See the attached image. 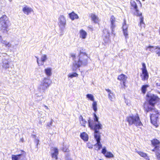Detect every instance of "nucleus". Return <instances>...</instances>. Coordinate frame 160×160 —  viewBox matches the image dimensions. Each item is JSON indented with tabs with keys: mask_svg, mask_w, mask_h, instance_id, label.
I'll return each instance as SVG.
<instances>
[{
	"mask_svg": "<svg viewBox=\"0 0 160 160\" xmlns=\"http://www.w3.org/2000/svg\"><path fill=\"white\" fill-rule=\"evenodd\" d=\"M62 150L63 152H68L69 151L68 147H67L66 146H65L62 147Z\"/></svg>",
	"mask_w": 160,
	"mask_h": 160,
	"instance_id": "nucleus-40",
	"label": "nucleus"
},
{
	"mask_svg": "<svg viewBox=\"0 0 160 160\" xmlns=\"http://www.w3.org/2000/svg\"><path fill=\"white\" fill-rule=\"evenodd\" d=\"M23 13L27 15H28L32 12H33V9L31 8L28 7L27 6H25L22 9Z\"/></svg>",
	"mask_w": 160,
	"mask_h": 160,
	"instance_id": "nucleus-14",
	"label": "nucleus"
},
{
	"mask_svg": "<svg viewBox=\"0 0 160 160\" xmlns=\"http://www.w3.org/2000/svg\"><path fill=\"white\" fill-rule=\"evenodd\" d=\"M128 28H126L125 27V28H122L123 32V34L125 37L126 38H128Z\"/></svg>",
	"mask_w": 160,
	"mask_h": 160,
	"instance_id": "nucleus-31",
	"label": "nucleus"
},
{
	"mask_svg": "<svg viewBox=\"0 0 160 160\" xmlns=\"http://www.w3.org/2000/svg\"><path fill=\"white\" fill-rule=\"evenodd\" d=\"M97 102L94 101L92 103V107L95 112L97 111Z\"/></svg>",
	"mask_w": 160,
	"mask_h": 160,
	"instance_id": "nucleus-33",
	"label": "nucleus"
},
{
	"mask_svg": "<svg viewBox=\"0 0 160 160\" xmlns=\"http://www.w3.org/2000/svg\"><path fill=\"white\" fill-rule=\"evenodd\" d=\"M130 5L131 9H134L135 10V11L132 13L133 15L136 16H140L142 15V13L139 12L138 6L134 1L131 0L130 2Z\"/></svg>",
	"mask_w": 160,
	"mask_h": 160,
	"instance_id": "nucleus-8",
	"label": "nucleus"
},
{
	"mask_svg": "<svg viewBox=\"0 0 160 160\" xmlns=\"http://www.w3.org/2000/svg\"><path fill=\"white\" fill-rule=\"evenodd\" d=\"M111 24V28L112 29V30H113L115 28V23H113V24Z\"/></svg>",
	"mask_w": 160,
	"mask_h": 160,
	"instance_id": "nucleus-44",
	"label": "nucleus"
},
{
	"mask_svg": "<svg viewBox=\"0 0 160 160\" xmlns=\"http://www.w3.org/2000/svg\"><path fill=\"white\" fill-rule=\"evenodd\" d=\"M9 22L8 18L5 15H2L0 18V25L1 29L3 30V32H8L9 29L8 23Z\"/></svg>",
	"mask_w": 160,
	"mask_h": 160,
	"instance_id": "nucleus-5",
	"label": "nucleus"
},
{
	"mask_svg": "<svg viewBox=\"0 0 160 160\" xmlns=\"http://www.w3.org/2000/svg\"><path fill=\"white\" fill-rule=\"evenodd\" d=\"M89 148H92V147H89Z\"/></svg>",
	"mask_w": 160,
	"mask_h": 160,
	"instance_id": "nucleus-50",
	"label": "nucleus"
},
{
	"mask_svg": "<svg viewBox=\"0 0 160 160\" xmlns=\"http://www.w3.org/2000/svg\"><path fill=\"white\" fill-rule=\"evenodd\" d=\"M101 152L103 154L105 155L107 153L105 147H104L102 149Z\"/></svg>",
	"mask_w": 160,
	"mask_h": 160,
	"instance_id": "nucleus-42",
	"label": "nucleus"
},
{
	"mask_svg": "<svg viewBox=\"0 0 160 160\" xmlns=\"http://www.w3.org/2000/svg\"><path fill=\"white\" fill-rule=\"evenodd\" d=\"M125 27L126 28H128V25L127 24L126 20L124 19L123 20V22L122 25V28H125Z\"/></svg>",
	"mask_w": 160,
	"mask_h": 160,
	"instance_id": "nucleus-37",
	"label": "nucleus"
},
{
	"mask_svg": "<svg viewBox=\"0 0 160 160\" xmlns=\"http://www.w3.org/2000/svg\"><path fill=\"white\" fill-rule=\"evenodd\" d=\"M79 119L81 125L85 127L86 126V124L87 123V121L83 118L82 116L81 115L79 116Z\"/></svg>",
	"mask_w": 160,
	"mask_h": 160,
	"instance_id": "nucleus-20",
	"label": "nucleus"
},
{
	"mask_svg": "<svg viewBox=\"0 0 160 160\" xmlns=\"http://www.w3.org/2000/svg\"><path fill=\"white\" fill-rule=\"evenodd\" d=\"M142 1H145V0H142Z\"/></svg>",
	"mask_w": 160,
	"mask_h": 160,
	"instance_id": "nucleus-53",
	"label": "nucleus"
},
{
	"mask_svg": "<svg viewBox=\"0 0 160 160\" xmlns=\"http://www.w3.org/2000/svg\"><path fill=\"white\" fill-rule=\"evenodd\" d=\"M66 159H67V160H71V159L70 158H67Z\"/></svg>",
	"mask_w": 160,
	"mask_h": 160,
	"instance_id": "nucleus-47",
	"label": "nucleus"
},
{
	"mask_svg": "<svg viewBox=\"0 0 160 160\" xmlns=\"http://www.w3.org/2000/svg\"><path fill=\"white\" fill-rule=\"evenodd\" d=\"M45 72L46 74L48 76H50L52 74L51 69L50 68L45 69Z\"/></svg>",
	"mask_w": 160,
	"mask_h": 160,
	"instance_id": "nucleus-27",
	"label": "nucleus"
},
{
	"mask_svg": "<svg viewBox=\"0 0 160 160\" xmlns=\"http://www.w3.org/2000/svg\"><path fill=\"white\" fill-rule=\"evenodd\" d=\"M93 116L94 117V118H93V119H94V120L95 122H97L98 123H96L95 122H94L92 120H91L90 119H89L88 120H88H91L92 122H94L96 124H97L98 123H100V122H98V119H99V118L97 116V115H96V114H95V113H93Z\"/></svg>",
	"mask_w": 160,
	"mask_h": 160,
	"instance_id": "nucleus-25",
	"label": "nucleus"
},
{
	"mask_svg": "<svg viewBox=\"0 0 160 160\" xmlns=\"http://www.w3.org/2000/svg\"><path fill=\"white\" fill-rule=\"evenodd\" d=\"M37 59V62L38 66H40L41 65H43L44 62L47 59V55L46 54H43L42 55L41 58V60H39L38 58L36 57Z\"/></svg>",
	"mask_w": 160,
	"mask_h": 160,
	"instance_id": "nucleus-12",
	"label": "nucleus"
},
{
	"mask_svg": "<svg viewBox=\"0 0 160 160\" xmlns=\"http://www.w3.org/2000/svg\"><path fill=\"white\" fill-rule=\"evenodd\" d=\"M69 15L70 18L72 20H73L75 19H78V15L73 12H72L71 13H69Z\"/></svg>",
	"mask_w": 160,
	"mask_h": 160,
	"instance_id": "nucleus-19",
	"label": "nucleus"
},
{
	"mask_svg": "<svg viewBox=\"0 0 160 160\" xmlns=\"http://www.w3.org/2000/svg\"><path fill=\"white\" fill-rule=\"evenodd\" d=\"M104 156L106 157L109 158L114 157L113 154L111 152H107Z\"/></svg>",
	"mask_w": 160,
	"mask_h": 160,
	"instance_id": "nucleus-32",
	"label": "nucleus"
},
{
	"mask_svg": "<svg viewBox=\"0 0 160 160\" xmlns=\"http://www.w3.org/2000/svg\"><path fill=\"white\" fill-rule=\"evenodd\" d=\"M99 160H102L101 159H100Z\"/></svg>",
	"mask_w": 160,
	"mask_h": 160,
	"instance_id": "nucleus-51",
	"label": "nucleus"
},
{
	"mask_svg": "<svg viewBox=\"0 0 160 160\" xmlns=\"http://www.w3.org/2000/svg\"><path fill=\"white\" fill-rule=\"evenodd\" d=\"M52 83L51 81L49 79L44 78L42 81V82L40 85L41 87V88L45 91L49 87Z\"/></svg>",
	"mask_w": 160,
	"mask_h": 160,
	"instance_id": "nucleus-9",
	"label": "nucleus"
},
{
	"mask_svg": "<svg viewBox=\"0 0 160 160\" xmlns=\"http://www.w3.org/2000/svg\"><path fill=\"white\" fill-rule=\"evenodd\" d=\"M151 142L152 146L154 147L160 145V142L159 140L156 138L152 139L151 141Z\"/></svg>",
	"mask_w": 160,
	"mask_h": 160,
	"instance_id": "nucleus-18",
	"label": "nucleus"
},
{
	"mask_svg": "<svg viewBox=\"0 0 160 160\" xmlns=\"http://www.w3.org/2000/svg\"><path fill=\"white\" fill-rule=\"evenodd\" d=\"M146 96L148 98V101L149 105L152 107H151L148 106L147 103H144L143 107L145 108L144 111L146 112H148L155 109L154 108L155 105L159 101V98L157 96L154 94H152L150 96L147 94Z\"/></svg>",
	"mask_w": 160,
	"mask_h": 160,
	"instance_id": "nucleus-2",
	"label": "nucleus"
},
{
	"mask_svg": "<svg viewBox=\"0 0 160 160\" xmlns=\"http://www.w3.org/2000/svg\"><path fill=\"white\" fill-rule=\"evenodd\" d=\"M78 74L76 72H74L72 74H70L69 77L72 78L73 77H78Z\"/></svg>",
	"mask_w": 160,
	"mask_h": 160,
	"instance_id": "nucleus-39",
	"label": "nucleus"
},
{
	"mask_svg": "<svg viewBox=\"0 0 160 160\" xmlns=\"http://www.w3.org/2000/svg\"><path fill=\"white\" fill-rule=\"evenodd\" d=\"M80 137L84 141L86 142L88 140V136L85 132H83L81 133Z\"/></svg>",
	"mask_w": 160,
	"mask_h": 160,
	"instance_id": "nucleus-17",
	"label": "nucleus"
},
{
	"mask_svg": "<svg viewBox=\"0 0 160 160\" xmlns=\"http://www.w3.org/2000/svg\"><path fill=\"white\" fill-rule=\"evenodd\" d=\"M152 151L154 152L158 160H160V145L154 147Z\"/></svg>",
	"mask_w": 160,
	"mask_h": 160,
	"instance_id": "nucleus-13",
	"label": "nucleus"
},
{
	"mask_svg": "<svg viewBox=\"0 0 160 160\" xmlns=\"http://www.w3.org/2000/svg\"><path fill=\"white\" fill-rule=\"evenodd\" d=\"M1 42L6 47L9 48L11 47V44L9 42H7L6 40H2V41H1Z\"/></svg>",
	"mask_w": 160,
	"mask_h": 160,
	"instance_id": "nucleus-30",
	"label": "nucleus"
},
{
	"mask_svg": "<svg viewBox=\"0 0 160 160\" xmlns=\"http://www.w3.org/2000/svg\"><path fill=\"white\" fill-rule=\"evenodd\" d=\"M127 78V76L123 74H121L118 76L117 79L122 82V85L121 86L122 88H125L127 87L126 85V82Z\"/></svg>",
	"mask_w": 160,
	"mask_h": 160,
	"instance_id": "nucleus-10",
	"label": "nucleus"
},
{
	"mask_svg": "<svg viewBox=\"0 0 160 160\" xmlns=\"http://www.w3.org/2000/svg\"><path fill=\"white\" fill-rule=\"evenodd\" d=\"M88 126L91 130L94 131V136L96 140L97 143L94 144L98 151L102 148V145L100 142V133L99 132L100 129L102 128V125L101 123H98L97 124L92 122L91 120H88Z\"/></svg>",
	"mask_w": 160,
	"mask_h": 160,
	"instance_id": "nucleus-1",
	"label": "nucleus"
},
{
	"mask_svg": "<svg viewBox=\"0 0 160 160\" xmlns=\"http://www.w3.org/2000/svg\"><path fill=\"white\" fill-rule=\"evenodd\" d=\"M114 97V95L113 93L110 92V93H109L108 98L111 101L113 100Z\"/></svg>",
	"mask_w": 160,
	"mask_h": 160,
	"instance_id": "nucleus-36",
	"label": "nucleus"
},
{
	"mask_svg": "<svg viewBox=\"0 0 160 160\" xmlns=\"http://www.w3.org/2000/svg\"><path fill=\"white\" fill-rule=\"evenodd\" d=\"M22 156V154H19L17 155H12V160H18L20 159Z\"/></svg>",
	"mask_w": 160,
	"mask_h": 160,
	"instance_id": "nucleus-24",
	"label": "nucleus"
},
{
	"mask_svg": "<svg viewBox=\"0 0 160 160\" xmlns=\"http://www.w3.org/2000/svg\"><path fill=\"white\" fill-rule=\"evenodd\" d=\"M79 57L78 60L73 63V66L76 68H78L82 65H86L88 63L87 54L85 52H80Z\"/></svg>",
	"mask_w": 160,
	"mask_h": 160,
	"instance_id": "nucleus-4",
	"label": "nucleus"
},
{
	"mask_svg": "<svg viewBox=\"0 0 160 160\" xmlns=\"http://www.w3.org/2000/svg\"><path fill=\"white\" fill-rule=\"evenodd\" d=\"M45 107L46 108H48V107H47V106H45Z\"/></svg>",
	"mask_w": 160,
	"mask_h": 160,
	"instance_id": "nucleus-48",
	"label": "nucleus"
},
{
	"mask_svg": "<svg viewBox=\"0 0 160 160\" xmlns=\"http://www.w3.org/2000/svg\"><path fill=\"white\" fill-rule=\"evenodd\" d=\"M52 122V121H51V122H50V125H51Z\"/></svg>",
	"mask_w": 160,
	"mask_h": 160,
	"instance_id": "nucleus-49",
	"label": "nucleus"
},
{
	"mask_svg": "<svg viewBox=\"0 0 160 160\" xmlns=\"http://www.w3.org/2000/svg\"><path fill=\"white\" fill-rule=\"evenodd\" d=\"M66 23V20L64 16L61 15L59 18L58 25L61 28L65 27Z\"/></svg>",
	"mask_w": 160,
	"mask_h": 160,
	"instance_id": "nucleus-11",
	"label": "nucleus"
},
{
	"mask_svg": "<svg viewBox=\"0 0 160 160\" xmlns=\"http://www.w3.org/2000/svg\"><path fill=\"white\" fill-rule=\"evenodd\" d=\"M136 152L142 157L143 158H146L147 157V154L142 152L137 151Z\"/></svg>",
	"mask_w": 160,
	"mask_h": 160,
	"instance_id": "nucleus-29",
	"label": "nucleus"
},
{
	"mask_svg": "<svg viewBox=\"0 0 160 160\" xmlns=\"http://www.w3.org/2000/svg\"><path fill=\"white\" fill-rule=\"evenodd\" d=\"M149 87V85L148 84L142 85L141 88V91L142 93L144 94L147 91V88Z\"/></svg>",
	"mask_w": 160,
	"mask_h": 160,
	"instance_id": "nucleus-21",
	"label": "nucleus"
},
{
	"mask_svg": "<svg viewBox=\"0 0 160 160\" xmlns=\"http://www.w3.org/2000/svg\"><path fill=\"white\" fill-rule=\"evenodd\" d=\"M156 86L157 88L158 89H160V83L157 82L156 83Z\"/></svg>",
	"mask_w": 160,
	"mask_h": 160,
	"instance_id": "nucleus-43",
	"label": "nucleus"
},
{
	"mask_svg": "<svg viewBox=\"0 0 160 160\" xmlns=\"http://www.w3.org/2000/svg\"><path fill=\"white\" fill-rule=\"evenodd\" d=\"M2 67L3 68L6 69L9 67V62L8 61L3 62Z\"/></svg>",
	"mask_w": 160,
	"mask_h": 160,
	"instance_id": "nucleus-28",
	"label": "nucleus"
},
{
	"mask_svg": "<svg viewBox=\"0 0 160 160\" xmlns=\"http://www.w3.org/2000/svg\"><path fill=\"white\" fill-rule=\"evenodd\" d=\"M139 0H136V1H139Z\"/></svg>",
	"mask_w": 160,
	"mask_h": 160,
	"instance_id": "nucleus-52",
	"label": "nucleus"
},
{
	"mask_svg": "<svg viewBox=\"0 0 160 160\" xmlns=\"http://www.w3.org/2000/svg\"><path fill=\"white\" fill-rule=\"evenodd\" d=\"M106 90L109 93H110V92H111V91L109 89H106Z\"/></svg>",
	"mask_w": 160,
	"mask_h": 160,
	"instance_id": "nucleus-45",
	"label": "nucleus"
},
{
	"mask_svg": "<svg viewBox=\"0 0 160 160\" xmlns=\"http://www.w3.org/2000/svg\"><path fill=\"white\" fill-rule=\"evenodd\" d=\"M142 68H141L142 73L140 74L141 79L142 81H147L149 78V74L145 64L144 62L142 63Z\"/></svg>",
	"mask_w": 160,
	"mask_h": 160,
	"instance_id": "nucleus-7",
	"label": "nucleus"
},
{
	"mask_svg": "<svg viewBox=\"0 0 160 160\" xmlns=\"http://www.w3.org/2000/svg\"><path fill=\"white\" fill-rule=\"evenodd\" d=\"M110 21L111 24L115 23V18L114 16L112 15L110 18Z\"/></svg>",
	"mask_w": 160,
	"mask_h": 160,
	"instance_id": "nucleus-38",
	"label": "nucleus"
},
{
	"mask_svg": "<svg viewBox=\"0 0 160 160\" xmlns=\"http://www.w3.org/2000/svg\"><path fill=\"white\" fill-rule=\"evenodd\" d=\"M86 97L90 100L94 101V98L92 95L91 94H88L86 95Z\"/></svg>",
	"mask_w": 160,
	"mask_h": 160,
	"instance_id": "nucleus-35",
	"label": "nucleus"
},
{
	"mask_svg": "<svg viewBox=\"0 0 160 160\" xmlns=\"http://www.w3.org/2000/svg\"><path fill=\"white\" fill-rule=\"evenodd\" d=\"M126 121L129 126L134 124L136 127H139L143 125L139 115L137 113L135 115H132L127 117Z\"/></svg>",
	"mask_w": 160,
	"mask_h": 160,
	"instance_id": "nucleus-3",
	"label": "nucleus"
},
{
	"mask_svg": "<svg viewBox=\"0 0 160 160\" xmlns=\"http://www.w3.org/2000/svg\"><path fill=\"white\" fill-rule=\"evenodd\" d=\"M91 20L95 23H98L99 20L98 17L94 13H91L90 15Z\"/></svg>",
	"mask_w": 160,
	"mask_h": 160,
	"instance_id": "nucleus-16",
	"label": "nucleus"
},
{
	"mask_svg": "<svg viewBox=\"0 0 160 160\" xmlns=\"http://www.w3.org/2000/svg\"><path fill=\"white\" fill-rule=\"evenodd\" d=\"M140 22L138 23V26L142 28V27H145V23L144 22V18L142 16H140Z\"/></svg>",
	"mask_w": 160,
	"mask_h": 160,
	"instance_id": "nucleus-23",
	"label": "nucleus"
},
{
	"mask_svg": "<svg viewBox=\"0 0 160 160\" xmlns=\"http://www.w3.org/2000/svg\"><path fill=\"white\" fill-rule=\"evenodd\" d=\"M54 152L51 153V157L53 158H54L55 160H57L58 159V150L57 148H54L53 149Z\"/></svg>",
	"mask_w": 160,
	"mask_h": 160,
	"instance_id": "nucleus-15",
	"label": "nucleus"
},
{
	"mask_svg": "<svg viewBox=\"0 0 160 160\" xmlns=\"http://www.w3.org/2000/svg\"><path fill=\"white\" fill-rule=\"evenodd\" d=\"M152 111L153 112L150 115L151 122L156 127H157L158 126V122L160 114L158 111L155 109Z\"/></svg>",
	"mask_w": 160,
	"mask_h": 160,
	"instance_id": "nucleus-6",
	"label": "nucleus"
},
{
	"mask_svg": "<svg viewBox=\"0 0 160 160\" xmlns=\"http://www.w3.org/2000/svg\"><path fill=\"white\" fill-rule=\"evenodd\" d=\"M155 52L158 55V56H160V47L159 46H156L155 48Z\"/></svg>",
	"mask_w": 160,
	"mask_h": 160,
	"instance_id": "nucleus-26",
	"label": "nucleus"
},
{
	"mask_svg": "<svg viewBox=\"0 0 160 160\" xmlns=\"http://www.w3.org/2000/svg\"><path fill=\"white\" fill-rule=\"evenodd\" d=\"M158 32H159V34L160 35V27L159 28V30H158Z\"/></svg>",
	"mask_w": 160,
	"mask_h": 160,
	"instance_id": "nucleus-46",
	"label": "nucleus"
},
{
	"mask_svg": "<svg viewBox=\"0 0 160 160\" xmlns=\"http://www.w3.org/2000/svg\"><path fill=\"white\" fill-rule=\"evenodd\" d=\"M70 56L73 60H74L76 58V55L75 54L73 53H71Z\"/></svg>",
	"mask_w": 160,
	"mask_h": 160,
	"instance_id": "nucleus-41",
	"label": "nucleus"
},
{
	"mask_svg": "<svg viewBox=\"0 0 160 160\" xmlns=\"http://www.w3.org/2000/svg\"><path fill=\"white\" fill-rule=\"evenodd\" d=\"M154 48V46H147L146 47V50H149V51L152 52L153 51V48Z\"/></svg>",
	"mask_w": 160,
	"mask_h": 160,
	"instance_id": "nucleus-34",
	"label": "nucleus"
},
{
	"mask_svg": "<svg viewBox=\"0 0 160 160\" xmlns=\"http://www.w3.org/2000/svg\"><path fill=\"white\" fill-rule=\"evenodd\" d=\"M80 36L82 39H85L86 38L87 33L84 30L81 29L80 31Z\"/></svg>",
	"mask_w": 160,
	"mask_h": 160,
	"instance_id": "nucleus-22",
	"label": "nucleus"
}]
</instances>
